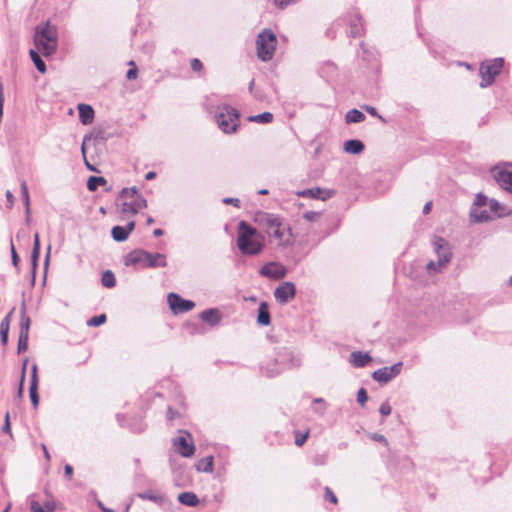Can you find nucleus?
<instances>
[{"mask_svg":"<svg viewBox=\"0 0 512 512\" xmlns=\"http://www.w3.org/2000/svg\"><path fill=\"white\" fill-rule=\"evenodd\" d=\"M257 322L262 326H268L270 324V313L266 302H262L259 305Z\"/></svg>","mask_w":512,"mask_h":512,"instance_id":"bb28decb","label":"nucleus"},{"mask_svg":"<svg viewBox=\"0 0 512 512\" xmlns=\"http://www.w3.org/2000/svg\"><path fill=\"white\" fill-rule=\"evenodd\" d=\"M128 64L131 66V68L127 71L126 78L128 80H134V79H136L137 74H138L137 67H136L134 61H130Z\"/></svg>","mask_w":512,"mask_h":512,"instance_id":"49530a36","label":"nucleus"},{"mask_svg":"<svg viewBox=\"0 0 512 512\" xmlns=\"http://www.w3.org/2000/svg\"><path fill=\"white\" fill-rule=\"evenodd\" d=\"M470 217L473 222H486L491 219L490 213L487 210H481L480 208H472L470 211Z\"/></svg>","mask_w":512,"mask_h":512,"instance_id":"c85d7f7f","label":"nucleus"},{"mask_svg":"<svg viewBox=\"0 0 512 512\" xmlns=\"http://www.w3.org/2000/svg\"><path fill=\"white\" fill-rule=\"evenodd\" d=\"M30 384H39L38 366L34 363L31 367Z\"/></svg>","mask_w":512,"mask_h":512,"instance_id":"603ef678","label":"nucleus"},{"mask_svg":"<svg viewBox=\"0 0 512 512\" xmlns=\"http://www.w3.org/2000/svg\"><path fill=\"white\" fill-rule=\"evenodd\" d=\"M338 34L350 38L361 37L364 34V23L357 9H350L338 17L326 30V36L334 39Z\"/></svg>","mask_w":512,"mask_h":512,"instance_id":"f257e3e1","label":"nucleus"},{"mask_svg":"<svg viewBox=\"0 0 512 512\" xmlns=\"http://www.w3.org/2000/svg\"><path fill=\"white\" fill-rule=\"evenodd\" d=\"M274 5L283 10L285 8H287L288 6L298 2L299 0H272Z\"/></svg>","mask_w":512,"mask_h":512,"instance_id":"a18cd8bd","label":"nucleus"},{"mask_svg":"<svg viewBox=\"0 0 512 512\" xmlns=\"http://www.w3.org/2000/svg\"><path fill=\"white\" fill-rule=\"evenodd\" d=\"M40 255V240H39V234H34V243H33V249L31 254V262H32V279L31 284L34 285L35 279H36V269H37V263Z\"/></svg>","mask_w":512,"mask_h":512,"instance_id":"aec40b11","label":"nucleus"},{"mask_svg":"<svg viewBox=\"0 0 512 512\" xmlns=\"http://www.w3.org/2000/svg\"><path fill=\"white\" fill-rule=\"evenodd\" d=\"M503 59L502 58H495L492 60H489L485 63H482L480 66V75L482 78V81L480 83L481 88H486L490 86L493 82L495 77L500 74L502 67H503Z\"/></svg>","mask_w":512,"mask_h":512,"instance_id":"9d476101","label":"nucleus"},{"mask_svg":"<svg viewBox=\"0 0 512 512\" xmlns=\"http://www.w3.org/2000/svg\"><path fill=\"white\" fill-rule=\"evenodd\" d=\"M107 320V317L105 314H100V315H97V316H94L92 318H90L88 321H87V325L88 326H93V327H98L102 324H104Z\"/></svg>","mask_w":512,"mask_h":512,"instance_id":"a19ab883","label":"nucleus"},{"mask_svg":"<svg viewBox=\"0 0 512 512\" xmlns=\"http://www.w3.org/2000/svg\"><path fill=\"white\" fill-rule=\"evenodd\" d=\"M319 216L320 213L316 211H306L303 214V218L309 222L315 221Z\"/></svg>","mask_w":512,"mask_h":512,"instance_id":"4d7b16f0","label":"nucleus"},{"mask_svg":"<svg viewBox=\"0 0 512 512\" xmlns=\"http://www.w3.org/2000/svg\"><path fill=\"white\" fill-rule=\"evenodd\" d=\"M403 363L401 361L389 367H382L372 373V378L382 384H386L401 373Z\"/></svg>","mask_w":512,"mask_h":512,"instance_id":"ddd939ff","label":"nucleus"},{"mask_svg":"<svg viewBox=\"0 0 512 512\" xmlns=\"http://www.w3.org/2000/svg\"><path fill=\"white\" fill-rule=\"evenodd\" d=\"M28 340H29V336L19 335L18 345H17V352L19 354L27 351Z\"/></svg>","mask_w":512,"mask_h":512,"instance_id":"79ce46f5","label":"nucleus"},{"mask_svg":"<svg viewBox=\"0 0 512 512\" xmlns=\"http://www.w3.org/2000/svg\"><path fill=\"white\" fill-rule=\"evenodd\" d=\"M40 52L38 50H33L31 49L29 51V55H30V58L31 60L33 61L36 69L40 72V73H45L46 72V64L45 62L42 60L40 54Z\"/></svg>","mask_w":512,"mask_h":512,"instance_id":"2f4dec72","label":"nucleus"},{"mask_svg":"<svg viewBox=\"0 0 512 512\" xmlns=\"http://www.w3.org/2000/svg\"><path fill=\"white\" fill-rule=\"evenodd\" d=\"M13 311H14V308L2 319V321L0 323V337H1V342L3 344H6L8 341L10 317H11Z\"/></svg>","mask_w":512,"mask_h":512,"instance_id":"cd10ccee","label":"nucleus"},{"mask_svg":"<svg viewBox=\"0 0 512 512\" xmlns=\"http://www.w3.org/2000/svg\"><path fill=\"white\" fill-rule=\"evenodd\" d=\"M487 205L489 206L490 211L495 213L497 216L501 217L503 215L499 212V209L502 208V206L497 200L490 199Z\"/></svg>","mask_w":512,"mask_h":512,"instance_id":"c03bdc74","label":"nucleus"},{"mask_svg":"<svg viewBox=\"0 0 512 512\" xmlns=\"http://www.w3.org/2000/svg\"><path fill=\"white\" fill-rule=\"evenodd\" d=\"M259 273L261 276L275 280H280L286 276L287 269L284 265L280 263L269 262L261 267Z\"/></svg>","mask_w":512,"mask_h":512,"instance_id":"dca6fc26","label":"nucleus"},{"mask_svg":"<svg viewBox=\"0 0 512 512\" xmlns=\"http://www.w3.org/2000/svg\"><path fill=\"white\" fill-rule=\"evenodd\" d=\"M300 366V358L288 348H280L275 352L271 361L262 364L261 371L269 378L279 375L282 371Z\"/></svg>","mask_w":512,"mask_h":512,"instance_id":"20e7f679","label":"nucleus"},{"mask_svg":"<svg viewBox=\"0 0 512 512\" xmlns=\"http://www.w3.org/2000/svg\"><path fill=\"white\" fill-rule=\"evenodd\" d=\"M489 199L482 193H478L474 200L473 208H481L488 204Z\"/></svg>","mask_w":512,"mask_h":512,"instance_id":"37998d69","label":"nucleus"},{"mask_svg":"<svg viewBox=\"0 0 512 512\" xmlns=\"http://www.w3.org/2000/svg\"><path fill=\"white\" fill-rule=\"evenodd\" d=\"M135 228V222L129 221L125 226H114L111 230V236L116 242H123L128 239L130 233Z\"/></svg>","mask_w":512,"mask_h":512,"instance_id":"a211bd4d","label":"nucleus"},{"mask_svg":"<svg viewBox=\"0 0 512 512\" xmlns=\"http://www.w3.org/2000/svg\"><path fill=\"white\" fill-rule=\"evenodd\" d=\"M308 435H309V432H305V433H299V432H296V436H295V444L297 446H302L305 441L307 440L308 438Z\"/></svg>","mask_w":512,"mask_h":512,"instance_id":"864d4df0","label":"nucleus"},{"mask_svg":"<svg viewBox=\"0 0 512 512\" xmlns=\"http://www.w3.org/2000/svg\"><path fill=\"white\" fill-rule=\"evenodd\" d=\"M38 386L39 384H30L29 386V396L33 407L36 409L39 405V394H38Z\"/></svg>","mask_w":512,"mask_h":512,"instance_id":"4c0bfd02","label":"nucleus"},{"mask_svg":"<svg viewBox=\"0 0 512 512\" xmlns=\"http://www.w3.org/2000/svg\"><path fill=\"white\" fill-rule=\"evenodd\" d=\"M322 193H323V190L319 187H315V188H309V189H306V190H303L299 193L300 196H303V197H310V198H313V199H325V197H322Z\"/></svg>","mask_w":512,"mask_h":512,"instance_id":"f704fd0d","label":"nucleus"},{"mask_svg":"<svg viewBox=\"0 0 512 512\" xmlns=\"http://www.w3.org/2000/svg\"><path fill=\"white\" fill-rule=\"evenodd\" d=\"M392 408L388 401L383 402L380 405L379 412L382 416H388L391 414Z\"/></svg>","mask_w":512,"mask_h":512,"instance_id":"5fc2aeb1","label":"nucleus"},{"mask_svg":"<svg viewBox=\"0 0 512 512\" xmlns=\"http://www.w3.org/2000/svg\"><path fill=\"white\" fill-rule=\"evenodd\" d=\"M106 184V179L102 176H91L87 181V189L89 191H95L101 185Z\"/></svg>","mask_w":512,"mask_h":512,"instance_id":"72a5a7b5","label":"nucleus"},{"mask_svg":"<svg viewBox=\"0 0 512 512\" xmlns=\"http://www.w3.org/2000/svg\"><path fill=\"white\" fill-rule=\"evenodd\" d=\"M137 496L143 500L152 501L161 507H166V506L170 505V502L166 498V496L163 494H160V493L155 494V493L148 491V492L139 493Z\"/></svg>","mask_w":512,"mask_h":512,"instance_id":"5701e85b","label":"nucleus"},{"mask_svg":"<svg viewBox=\"0 0 512 512\" xmlns=\"http://www.w3.org/2000/svg\"><path fill=\"white\" fill-rule=\"evenodd\" d=\"M237 246L242 254L251 256L261 253L264 248L256 229L245 221L239 223Z\"/></svg>","mask_w":512,"mask_h":512,"instance_id":"39448f33","label":"nucleus"},{"mask_svg":"<svg viewBox=\"0 0 512 512\" xmlns=\"http://www.w3.org/2000/svg\"><path fill=\"white\" fill-rule=\"evenodd\" d=\"M79 119L83 125H89L94 120V109L88 104L78 105Z\"/></svg>","mask_w":512,"mask_h":512,"instance_id":"4be33fe9","label":"nucleus"},{"mask_svg":"<svg viewBox=\"0 0 512 512\" xmlns=\"http://www.w3.org/2000/svg\"><path fill=\"white\" fill-rule=\"evenodd\" d=\"M367 400H368L367 391L364 388H360L357 392V402L361 406H364L365 403L367 402Z\"/></svg>","mask_w":512,"mask_h":512,"instance_id":"8fccbe9b","label":"nucleus"},{"mask_svg":"<svg viewBox=\"0 0 512 512\" xmlns=\"http://www.w3.org/2000/svg\"><path fill=\"white\" fill-rule=\"evenodd\" d=\"M199 472L212 473L213 472V456H206L199 460L196 465Z\"/></svg>","mask_w":512,"mask_h":512,"instance_id":"7c9ffc66","label":"nucleus"},{"mask_svg":"<svg viewBox=\"0 0 512 512\" xmlns=\"http://www.w3.org/2000/svg\"><path fill=\"white\" fill-rule=\"evenodd\" d=\"M249 120L257 123H270L273 120V114L270 112H263L258 115L250 116Z\"/></svg>","mask_w":512,"mask_h":512,"instance_id":"c9c22d12","label":"nucleus"},{"mask_svg":"<svg viewBox=\"0 0 512 512\" xmlns=\"http://www.w3.org/2000/svg\"><path fill=\"white\" fill-rule=\"evenodd\" d=\"M179 417H180V413L175 411L172 407L169 406L167 409V413H166L167 421L171 422Z\"/></svg>","mask_w":512,"mask_h":512,"instance_id":"6e6d98bb","label":"nucleus"},{"mask_svg":"<svg viewBox=\"0 0 512 512\" xmlns=\"http://www.w3.org/2000/svg\"><path fill=\"white\" fill-rule=\"evenodd\" d=\"M349 361L352 366L356 368H362L371 361V356L366 352L354 351L350 354Z\"/></svg>","mask_w":512,"mask_h":512,"instance_id":"412c9836","label":"nucleus"},{"mask_svg":"<svg viewBox=\"0 0 512 512\" xmlns=\"http://www.w3.org/2000/svg\"><path fill=\"white\" fill-rule=\"evenodd\" d=\"M178 501L188 507H196L199 504V499L194 492L186 491L178 495Z\"/></svg>","mask_w":512,"mask_h":512,"instance_id":"b1692460","label":"nucleus"},{"mask_svg":"<svg viewBox=\"0 0 512 512\" xmlns=\"http://www.w3.org/2000/svg\"><path fill=\"white\" fill-rule=\"evenodd\" d=\"M34 45L36 49L44 56H52L58 48V28L50 20L41 23L35 27Z\"/></svg>","mask_w":512,"mask_h":512,"instance_id":"7ed1b4c3","label":"nucleus"},{"mask_svg":"<svg viewBox=\"0 0 512 512\" xmlns=\"http://www.w3.org/2000/svg\"><path fill=\"white\" fill-rule=\"evenodd\" d=\"M156 175H157L156 172L149 171V172L146 173L145 179L148 180V181L153 180L156 177Z\"/></svg>","mask_w":512,"mask_h":512,"instance_id":"774afa93","label":"nucleus"},{"mask_svg":"<svg viewBox=\"0 0 512 512\" xmlns=\"http://www.w3.org/2000/svg\"><path fill=\"white\" fill-rule=\"evenodd\" d=\"M21 194H22V197H23V200H24V203H25L26 214L28 215L29 211H30V208H29L30 199H29L28 186H27V183L25 181H22V183H21Z\"/></svg>","mask_w":512,"mask_h":512,"instance_id":"ea45409f","label":"nucleus"},{"mask_svg":"<svg viewBox=\"0 0 512 512\" xmlns=\"http://www.w3.org/2000/svg\"><path fill=\"white\" fill-rule=\"evenodd\" d=\"M167 300L169 307L174 314H183L191 311L195 307V302L183 299L180 295L174 292L168 294Z\"/></svg>","mask_w":512,"mask_h":512,"instance_id":"4468645a","label":"nucleus"},{"mask_svg":"<svg viewBox=\"0 0 512 512\" xmlns=\"http://www.w3.org/2000/svg\"><path fill=\"white\" fill-rule=\"evenodd\" d=\"M24 382H25V378H24V372H23V373H21L19 387H18V391H17V396L19 398H22V396H23Z\"/></svg>","mask_w":512,"mask_h":512,"instance_id":"0e129e2a","label":"nucleus"},{"mask_svg":"<svg viewBox=\"0 0 512 512\" xmlns=\"http://www.w3.org/2000/svg\"><path fill=\"white\" fill-rule=\"evenodd\" d=\"M296 295V286L294 283L290 281L282 282L275 290L274 297L275 300L281 304H287L291 300L295 298Z\"/></svg>","mask_w":512,"mask_h":512,"instance_id":"2eb2a0df","label":"nucleus"},{"mask_svg":"<svg viewBox=\"0 0 512 512\" xmlns=\"http://www.w3.org/2000/svg\"><path fill=\"white\" fill-rule=\"evenodd\" d=\"M10 250H11V260H12V264L15 268L19 269L18 267V263H19V257H18V254L16 252V249H15V246L13 244V241L11 240L10 241Z\"/></svg>","mask_w":512,"mask_h":512,"instance_id":"3c124183","label":"nucleus"},{"mask_svg":"<svg viewBox=\"0 0 512 512\" xmlns=\"http://www.w3.org/2000/svg\"><path fill=\"white\" fill-rule=\"evenodd\" d=\"M173 446L182 457L189 458L195 452L191 434L186 430H179V436L173 439Z\"/></svg>","mask_w":512,"mask_h":512,"instance_id":"9b49d317","label":"nucleus"},{"mask_svg":"<svg viewBox=\"0 0 512 512\" xmlns=\"http://www.w3.org/2000/svg\"><path fill=\"white\" fill-rule=\"evenodd\" d=\"M313 403L314 404H321L322 407L321 408H316L315 409V412L319 415H324L325 411H326V408H327V405H326V402L323 398L319 397V398H314L313 399Z\"/></svg>","mask_w":512,"mask_h":512,"instance_id":"09e8293b","label":"nucleus"},{"mask_svg":"<svg viewBox=\"0 0 512 512\" xmlns=\"http://www.w3.org/2000/svg\"><path fill=\"white\" fill-rule=\"evenodd\" d=\"M492 174L502 189L512 193V164L496 166L492 169Z\"/></svg>","mask_w":512,"mask_h":512,"instance_id":"f8f14e48","label":"nucleus"},{"mask_svg":"<svg viewBox=\"0 0 512 512\" xmlns=\"http://www.w3.org/2000/svg\"><path fill=\"white\" fill-rule=\"evenodd\" d=\"M101 283L106 288H113L116 285V278L111 270H106L102 273Z\"/></svg>","mask_w":512,"mask_h":512,"instance_id":"473e14b6","label":"nucleus"},{"mask_svg":"<svg viewBox=\"0 0 512 512\" xmlns=\"http://www.w3.org/2000/svg\"><path fill=\"white\" fill-rule=\"evenodd\" d=\"M364 109L366 112H368L371 116H374V117H377L379 118L380 120L384 121L383 117L380 116L377 112V109L374 107V106H370V105H365L364 106Z\"/></svg>","mask_w":512,"mask_h":512,"instance_id":"052dcab7","label":"nucleus"},{"mask_svg":"<svg viewBox=\"0 0 512 512\" xmlns=\"http://www.w3.org/2000/svg\"><path fill=\"white\" fill-rule=\"evenodd\" d=\"M365 146L358 139H351L344 142V151L353 155L360 154Z\"/></svg>","mask_w":512,"mask_h":512,"instance_id":"393cba45","label":"nucleus"},{"mask_svg":"<svg viewBox=\"0 0 512 512\" xmlns=\"http://www.w3.org/2000/svg\"><path fill=\"white\" fill-rule=\"evenodd\" d=\"M324 499L333 504H337V502H338V499H337L335 493L329 487H325Z\"/></svg>","mask_w":512,"mask_h":512,"instance_id":"de8ad7c7","label":"nucleus"},{"mask_svg":"<svg viewBox=\"0 0 512 512\" xmlns=\"http://www.w3.org/2000/svg\"><path fill=\"white\" fill-rule=\"evenodd\" d=\"M138 196H142V195L139 194L138 189L135 186L130 187V188H123L120 191V197H122V198H126V199L136 198L137 199Z\"/></svg>","mask_w":512,"mask_h":512,"instance_id":"58836bf2","label":"nucleus"},{"mask_svg":"<svg viewBox=\"0 0 512 512\" xmlns=\"http://www.w3.org/2000/svg\"><path fill=\"white\" fill-rule=\"evenodd\" d=\"M223 203L232 204L235 207H240V200L238 198L227 197L223 199Z\"/></svg>","mask_w":512,"mask_h":512,"instance_id":"e2e57ef3","label":"nucleus"},{"mask_svg":"<svg viewBox=\"0 0 512 512\" xmlns=\"http://www.w3.org/2000/svg\"><path fill=\"white\" fill-rule=\"evenodd\" d=\"M207 109L209 113L214 115L216 123L222 132L229 134L237 130L239 125V112L235 108L227 104H222L217 107L208 104Z\"/></svg>","mask_w":512,"mask_h":512,"instance_id":"423d86ee","label":"nucleus"},{"mask_svg":"<svg viewBox=\"0 0 512 512\" xmlns=\"http://www.w3.org/2000/svg\"><path fill=\"white\" fill-rule=\"evenodd\" d=\"M5 196H6L8 204H9V207H12L14 204V199H15L14 195L12 194V192L10 190H7L5 193Z\"/></svg>","mask_w":512,"mask_h":512,"instance_id":"338daca9","label":"nucleus"},{"mask_svg":"<svg viewBox=\"0 0 512 512\" xmlns=\"http://www.w3.org/2000/svg\"><path fill=\"white\" fill-rule=\"evenodd\" d=\"M191 69L195 72H200L203 69V64L198 58L191 60Z\"/></svg>","mask_w":512,"mask_h":512,"instance_id":"bf43d9fd","label":"nucleus"},{"mask_svg":"<svg viewBox=\"0 0 512 512\" xmlns=\"http://www.w3.org/2000/svg\"><path fill=\"white\" fill-rule=\"evenodd\" d=\"M128 200L129 201L122 203L123 213L137 214L140 210L147 207V200L143 196H138L137 199L130 198Z\"/></svg>","mask_w":512,"mask_h":512,"instance_id":"f3484780","label":"nucleus"},{"mask_svg":"<svg viewBox=\"0 0 512 512\" xmlns=\"http://www.w3.org/2000/svg\"><path fill=\"white\" fill-rule=\"evenodd\" d=\"M87 137L84 138V141L82 143V146H81V151H82V155H83V158H84V162H85V165L86 167L90 170V171H95V168L87 161L86 159V155H85V141H86Z\"/></svg>","mask_w":512,"mask_h":512,"instance_id":"680f3d73","label":"nucleus"},{"mask_svg":"<svg viewBox=\"0 0 512 512\" xmlns=\"http://www.w3.org/2000/svg\"><path fill=\"white\" fill-rule=\"evenodd\" d=\"M260 222L264 226L266 233L273 237L279 246L287 248L293 244L294 234L282 217L273 213H264L260 218Z\"/></svg>","mask_w":512,"mask_h":512,"instance_id":"f03ea898","label":"nucleus"},{"mask_svg":"<svg viewBox=\"0 0 512 512\" xmlns=\"http://www.w3.org/2000/svg\"><path fill=\"white\" fill-rule=\"evenodd\" d=\"M370 437H371V439H373L376 442L382 443L385 446L388 445V441H387L386 437L384 435H382V434L372 433L370 435Z\"/></svg>","mask_w":512,"mask_h":512,"instance_id":"13d9d810","label":"nucleus"},{"mask_svg":"<svg viewBox=\"0 0 512 512\" xmlns=\"http://www.w3.org/2000/svg\"><path fill=\"white\" fill-rule=\"evenodd\" d=\"M124 264L141 268H163L167 266V260L162 253H150L142 249H136L125 256Z\"/></svg>","mask_w":512,"mask_h":512,"instance_id":"0eeeda50","label":"nucleus"},{"mask_svg":"<svg viewBox=\"0 0 512 512\" xmlns=\"http://www.w3.org/2000/svg\"><path fill=\"white\" fill-rule=\"evenodd\" d=\"M31 319L29 316H20V331L19 335L29 336Z\"/></svg>","mask_w":512,"mask_h":512,"instance_id":"e433bc0d","label":"nucleus"},{"mask_svg":"<svg viewBox=\"0 0 512 512\" xmlns=\"http://www.w3.org/2000/svg\"><path fill=\"white\" fill-rule=\"evenodd\" d=\"M434 250L437 255V261H429L426 265L429 274L440 272L452 258V252L449 243L442 237H435L433 241Z\"/></svg>","mask_w":512,"mask_h":512,"instance_id":"6e6552de","label":"nucleus"},{"mask_svg":"<svg viewBox=\"0 0 512 512\" xmlns=\"http://www.w3.org/2000/svg\"><path fill=\"white\" fill-rule=\"evenodd\" d=\"M200 319L211 327L217 326L222 320V314L217 308H209L199 314Z\"/></svg>","mask_w":512,"mask_h":512,"instance_id":"6ab92c4d","label":"nucleus"},{"mask_svg":"<svg viewBox=\"0 0 512 512\" xmlns=\"http://www.w3.org/2000/svg\"><path fill=\"white\" fill-rule=\"evenodd\" d=\"M365 115L360 110L354 108L349 110L345 115L346 123H360L365 120Z\"/></svg>","mask_w":512,"mask_h":512,"instance_id":"c756f323","label":"nucleus"},{"mask_svg":"<svg viewBox=\"0 0 512 512\" xmlns=\"http://www.w3.org/2000/svg\"><path fill=\"white\" fill-rule=\"evenodd\" d=\"M276 46L277 37L271 29H264L257 35L256 52L261 61H270L274 56Z\"/></svg>","mask_w":512,"mask_h":512,"instance_id":"1a4fd4ad","label":"nucleus"},{"mask_svg":"<svg viewBox=\"0 0 512 512\" xmlns=\"http://www.w3.org/2000/svg\"><path fill=\"white\" fill-rule=\"evenodd\" d=\"M30 509L32 512H54L55 503L53 501H45L42 505L38 501L32 499L30 501Z\"/></svg>","mask_w":512,"mask_h":512,"instance_id":"a878e982","label":"nucleus"},{"mask_svg":"<svg viewBox=\"0 0 512 512\" xmlns=\"http://www.w3.org/2000/svg\"><path fill=\"white\" fill-rule=\"evenodd\" d=\"M64 474L68 479H71L73 475V467L69 464H66L64 467Z\"/></svg>","mask_w":512,"mask_h":512,"instance_id":"69168bd1","label":"nucleus"}]
</instances>
